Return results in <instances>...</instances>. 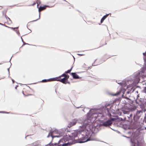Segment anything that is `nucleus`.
Masks as SVG:
<instances>
[{
    "mask_svg": "<svg viewBox=\"0 0 146 146\" xmlns=\"http://www.w3.org/2000/svg\"><path fill=\"white\" fill-rule=\"evenodd\" d=\"M88 116L91 115L88 119L84 121L82 125H80L79 131H75L70 137V139L73 140L78 135V138L81 139V141H78L79 143H84L93 139L89 137V129H90L91 127H96L100 124V118L103 116V114L101 113H98V110H92L88 113Z\"/></svg>",
    "mask_w": 146,
    "mask_h": 146,
    "instance_id": "1",
    "label": "nucleus"
},
{
    "mask_svg": "<svg viewBox=\"0 0 146 146\" xmlns=\"http://www.w3.org/2000/svg\"><path fill=\"white\" fill-rule=\"evenodd\" d=\"M63 136V138L60 140L58 143V146H68L70 144L69 143L65 142L70 139V136L60 132V131L55 129L52 132H50L47 136L48 137H51L53 141L55 140L56 138Z\"/></svg>",
    "mask_w": 146,
    "mask_h": 146,
    "instance_id": "2",
    "label": "nucleus"
},
{
    "mask_svg": "<svg viewBox=\"0 0 146 146\" xmlns=\"http://www.w3.org/2000/svg\"><path fill=\"white\" fill-rule=\"evenodd\" d=\"M141 76L142 78L146 77V67H145L143 69L141 72L139 73H137L136 74V75L134 77L133 81L132 83L131 81H129L127 83V86H124V89L125 90L127 89L129 91H131L132 90L133 91L134 90V87L139 82V80H141V78H140L139 76Z\"/></svg>",
    "mask_w": 146,
    "mask_h": 146,
    "instance_id": "3",
    "label": "nucleus"
},
{
    "mask_svg": "<svg viewBox=\"0 0 146 146\" xmlns=\"http://www.w3.org/2000/svg\"><path fill=\"white\" fill-rule=\"evenodd\" d=\"M82 118H80L78 119H74L72 120L69 123V125L70 127H71L73 125H75L76 123L78 121L79 123H81V125L83 124V121Z\"/></svg>",
    "mask_w": 146,
    "mask_h": 146,
    "instance_id": "4",
    "label": "nucleus"
},
{
    "mask_svg": "<svg viewBox=\"0 0 146 146\" xmlns=\"http://www.w3.org/2000/svg\"><path fill=\"white\" fill-rule=\"evenodd\" d=\"M69 76L67 77V78H64L61 79H57V78H53L52 79H50L51 80H55L60 81L64 84H66L69 83L68 82V79L69 78Z\"/></svg>",
    "mask_w": 146,
    "mask_h": 146,
    "instance_id": "5",
    "label": "nucleus"
},
{
    "mask_svg": "<svg viewBox=\"0 0 146 146\" xmlns=\"http://www.w3.org/2000/svg\"><path fill=\"white\" fill-rule=\"evenodd\" d=\"M131 146H141V143L136 139L131 140Z\"/></svg>",
    "mask_w": 146,
    "mask_h": 146,
    "instance_id": "6",
    "label": "nucleus"
},
{
    "mask_svg": "<svg viewBox=\"0 0 146 146\" xmlns=\"http://www.w3.org/2000/svg\"><path fill=\"white\" fill-rule=\"evenodd\" d=\"M112 120H109L104 122L103 124V125L105 126H107L111 125L112 123Z\"/></svg>",
    "mask_w": 146,
    "mask_h": 146,
    "instance_id": "7",
    "label": "nucleus"
},
{
    "mask_svg": "<svg viewBox=\"0 0 146 146\" xmlns=\"http://www.w3.org/2000/svg\"><path fill=\"white\" fill-rule=\"evenodd\" d=\"M71 74L72 75L73 78H74L78 79L80 78L78 75L75 73H72Z\"/></svg>",
    "mask_w": 146,
    "mask_h": 146,
    "instance_id": "8",
    "label": "nucleus"
},
{
    "mask_svg": "<svg viewBox=\"0 0 146 146\" xmlns=\"http://www.w3.org/2000/svg\"><path fill=\"white\" fill-rule=\"evenodd\" d=\"M110 14L111 15V14L110 13L109 14H107L106 15L104 16L101 19V23H102L104 21V20L109 16Z\"/></svg>",
    "mask_w": 146,
    "mask_h": 146,
    "instance_id": "9",
    "label": "nucleus"
},
{
    "mask_svg": "<svg viewBox=\"0 0 146 146\" xmlns=\"http://www.w3.org/2000/svg\"><path fill=\"white\" fill-rule=\"evenodd\" d=\"M67 76L69 77V76L64 73L62 74L60 76L58 77H55V78H57V79H58L59 78H60L62 77H64V78H67Z\"/></svg>",
    "mask_w": 146,
    "mask_h": 146,
    "instance_id": "10",
    "label": "nucleus"
},
{
    "mask_svg": "<svg viewBox=\"0 0 146 146\" xmlns=\"http://www.w3.org/2000/svg\"><path fill=\"white\" fill-rule=\"evenodd\" d=\"M58 144L55 143L53 144L50 143L49 144L47 145L46 146H58Z\"/></svg>",
    "mask_w": 146,
    "mask_h": 146,
    "instance_id": "11",
    "label": "nucleus"
},
{
    "mask_svg": "<svg viewBox=\"0 0 146 146\" xmlns=\"http://www.w3.org/2000/svg\"><path fill=\"white\" fill-rule=\"evenodd\" d=\"M46 9V7H39L38 9V11L39 12H40L42 11L45 9Z\"/></svg>",
    "mask_w": 146,
    "mask_h": 146,
    "instance_id": "12",
    "label": "nucleus"
},
{
    "mask_svg": "<svg viewBox=\"0 0 146 146\" xmlns=\"http://www.w3.org/2000/svg\"><path fill=\"white\" fill-rule=\"evenodd\" d=\"M52 78H50V79H47V80L46 79L43 80H42V82H50V81H54V80H50V79H52Z\"/></svg>",
    "mask_w": 146,
    "mask_h": 146,
    "instance_id": "13",
    "label": "nucleus"
},
{
    "mask_svg": "<svg viewBox=\"0 0 146 146\" xmlns=\"http://www.w3.org/2000/svg\"><path fill=\"white\" fill-rule=\"evenodd\" d=\"M143 54L144 56L143 58L144 60L146 62V51L145 53H143Z\"/></svg>",
    "mask_w": 146,
    "mask_h": 146,
    "instance_id": "14",
    "label": "nucleus"
},
{
    "mask_svg": "<svg viewBox=\"0 0 146 146\" xmlns=\"http://www.w3.org/2000/svg\"><path fill=\"white\" fill-rule=\"evenodd\" d=\"M72 68V67L69 70H68L67 71H66L65 73H69L71 72Z\"/></svg>",
    "mask_w": 146,
    "mask_h": 146,
    "instance_id": "15",
    "label": "nucleus"
},
{
    "mask_svg": "<svg viewBox=\"0 0 146 146\" xmlns=\"http://www.w3.org/2000/svg\"><path fill=\"white\" fill-rule=\"evenodd\" d=\"M142 92L144 93H146V87H143V89Z\"/></svg>",
    "mask_w": 146,
    "mask_h": 146,
    "instance_id": "16",
    "label": "nucleus"
},
{
    "mask_svg": "<svg viewBox=\"0 0 146 146\" xmlns=\"http://www.w3.org/2000/svg\"><path fill=\"white\" fill-rule=\"evenodd\" d=\"M143 85L145 84L146 85V80L142 81Z\"/></svg>",
    "mask_w": 146,
    "mask_h": 146,
    "instance_id": "17",
    "label": "nucleus"
},
{
    "mask_svg": "<svg viewBox=\"0 0 146 146\" xmlns=\"http://www.w3.org/2000/svg\"><path fill=\"white\" fill-rule=\"evenodd\" d=\"M5 26L7 27H8V28H10L11 29L13 30H15V29H17V28H13V27H7V26Z\"/></svg>",
    "mask_w": 146,
    "mask_h": 146,
    "instance_id": "18",
    "label": "nucleus"
},
{
    "mask_svg": "<svg viewBox=\"0 0 146 146\" xmlns=\"http://www.w3.org/2000/svg\"><path fill=\"white\" fill-rule=\"evenodd\" d=\"M5 16L6 18L7 19H7H8V20H9V21H10V22H11V20L8 17H7V16H6V15H5Z\"/></svg>",
    "mask_w": 146,
    "mask_h": 146,
    "instance_id": "19",
    "label": "nucleus"
},
{
    "mask_svg": "<svg viewBox=\"0 0 146 146\" xmlns=\"http://www.w3.org/2000/svg\"><path fill=\"white\" fill-rule=\"evenodd\" d=\"M16 32L18 35H19L20 33L19 30H17L16 31Z\"/></svg>",
    "mask_w": 146,
    "mask_h": 146,
    "instance_id": "20",
    "label": "nucleus"
},
{
    "mask_svg": "<svg viewBox=\"0 0 146 146\" xmlns=\"http://www.w3.org/2000/svg\"><path fill=\"white\" fill-rule=\"evenodd\" d=\"M8 71L9 74V77L10 73H9V68L8 69Z\"/></svg>",
    "mask_w": 146,
    "mask_h": 146,
    "instance_id": "21",
    "label": "nucleus"
},
{
    "mask_svg": "<svg viewBox=\"0 0 146 146\" xmlns=\"http://www.w3.org/2000/svg\"><path fill=\"white\" fill-rule=\"evenodd\" d=\"M119 94V93L117 94H112V95H113V96H116L117 95Z\"/></svg>",
    "mask_w": 146,
    "mask_h": 146,
    "instance_id": "22",
    "label": "nucleus"
},
{
    "mask_svg": "<svg viewBox=\"0 0 146 146\" xmlns=\"http://www.w3.org/2000/svg\"><path fill=\"white\" fill-rule=\"evenodd\" d=\"M36 4V3L35 2L32 5L33 6L34 5H35V4Z\"/></svg>",
    "mask_w": 146,
    "mask_h": 146,
    "instance_id": "23",
    "label": "nucleus"
},
{
    "mask_svg": "<svg viewBox=\"0 0 146 146\" xmlns=\"http://www.w3.org/2000/svg\"><path fill=\"white\" fill-rule=\"evenodd\" d=\"M12 81L13 82V83H14V80H13V79H12Z\"/></svg>",
    "mask_w": 146,
    "mask_h": 146,
    "instance_id": "24",
    "label": "nucleus"
},
{
    "mask_svg": "<svg viewBox=\"0 0 146 146\" xmlns=\"http://www.w3.org/2000/svg\"><path fill=\"white\" fill-rule=\"evenodd\" d=\"M0 25H4V26H5V25L3 24H1V23H0Z\"/></svg>",
    "mask_w": 146,
    "mask_h": 146,
    "instance_id": "25",
    "label": "nucleus"
},
{
    "mask_svg": "<svg viewBox=\"0 0 146 146\" xmlns=\"http://www.w3.org/2000/svg\"><path fill=\"white\" fill-rule=\"evenodd\" d=\"M140 0H138L137 1V2L138 3L139 1Z\"/></svg>",
    "mask_w": 146,
    "mask_h": 146,
    "instance_id": "26",
    "label": "nucleus"
},
{
    "mask_svg": "<svg viewBox=\"0 0 146 146\" xmlns=\"http://www.w3.org/2000/svg\"><path fill=\"white\" fill-rule=\"evenodd\" d=\"M3 111H0V113H3Z\"/></svg>",
    "mask_w": 146,
    "mask_h": 146,
    "instance_id": "27",
    "label": "nucleus"
},
{
    "mask_svg": "<svg viewBox=\"0 0 146 146\" xmlns=\"http://www.w3.org/2000/svg\"><path fill=\"white\" fill-rule=\"evenodd\" d=\"M80 56H81H81H82V54H80Z\"/></svg>",
    "mask_w": 146,
    "mask_h": 146,
    "instance_id": "28",
    "label": "nucleus"
},
{
    "mask_svg": "<svg viewBox=\"0 0 146 146\" xmlns=\"http://www.w3.org/2000/svg\"><path fill=\"white\" fill-rule=\"evenodd\" d=\"M15 88V89H16L17 88H16H16Z\"/></svg>",
    "mask_w": 146,
    "mask_h": 146,
    "instance_id": "29",
    "label": "nucleus"
},
{
    "mask_svg": "<svg viewBox=\"0 0 146 146\" xmlns=\"http://www.w3.org/2000/svg\"><path fill=\"white\" fill-rule=\"evenodd\" d=\"M145 129H146V127L145 128Z\"/></svg>",
    "mask_w": 146,
    "mask_h": 146,
    "instance_id": "30",
    "label": "nucleus"
}]
</instances>
